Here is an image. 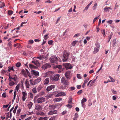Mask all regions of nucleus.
Segmentation results:
<instances>
[{
	"mask_svg": "<svg viewBox=\"0 0 120 120\" xmlns=\"http://www.w3.org/2000/svg\"><path fill=\"white\" fill-rule=\"evenodd\" d=\"M60 75L59 74L54 75H52L50 77V79L52 81H57L59 80Z\"/></svg>",
	"mask_w": 120,
	"mask_h": 120,
	"instance_id": "1",
	"label": "nucleus"
},
{
	"mask_svg": "<svg viewBox=\"0 0 120 120\" xmlns=\"http://www.w3.org/2000/svg\"><path fill=\"white\" fill-rule=\"evenodd\" d=\"M69 54L68 52L66 51H64L63 53V60L64 62L65 61L68 59V56Z\"/></svg>",
	"mask_w": 120,
	"mask_h": 120,
	"instance_id": "2",
	"label": "nucleus"
},
{
	"mask_svg": "<svg viewBox=\"0 0 120 120\" xmlns=\"http://www.w3.org/2000/svg\"><path fill=\"white\" fill-rule=\"evenodd\" d=\"M68 80L67 79L64 77H62L61 80V82L64 85H68L69 84V82H68Z\"/></svg>",
	"mask_w": 120,
	"mask_h": 120,
	"instance_id": "3",
	"label": "nucleus"
},
{
	"mask_svg": "<svg viewBox=\"0 0 120 120\" xmlns=\"http://www.w3.org/2000/svg\"><path fill=\"white\" fill-rule=\"evenodd\" d=\"M58 60L56 56H51L50 58V60L51 63H56Z\"/></svg>",
	"mask_w": 120,
	"mask_h": 120,
	"instance_id": "4",
	"label": "nucleus"
},
{
	"mask_svg": "<svg viewBox=\"0 0 120 120\" xmlns=\"http://www.w3.org/2000/svg\"><path fill=\"white\" fill-rule=\"evenodd\" d=\"M71 72L69 71L67 72L65 74V76L67 80L70 79L71 78Z\"/></svg>",
	"mask_w": 120,
	"mask_h": 120,
	"instance_id": "5",
	"label": "nucleus"
},
{
	"mask_svg": "<svg viewBox=\"0 0 120 120\" xmlns=\"http://www.w3.org/2000/svg\"><path fill=\"white\" fill-rule=\"evenodd\" d=\"M9 76L8 80L10 82L12 81L13 80L15 81H16L17 78L16 75H14L12 77H11L10 75H9Z\"/></svg>",
	"mask_w": 120,
	"mask_h": 120,
	"instance_id": "6",
	"label": "nucleus"
},
{
	"mask_svg": "<svg viewBox=\"0 0 120 120\" xmlns=\"http://www.w3.org/2000/svg\"><path fill=\"white\" fill-rule=\"evenodd\" d=\"M63 66L66 69H71L72 68V67L70 63H64L63 64Z\"/></svg>",
	"mask_w": 120,
	"mask_h": 120,
	"instance_id": "7",
	"label": "nucleus"
},
{
	"mask_svg": "<svg viewBox=\"0 0 120 120\" xmlns=\"http://www.w3.org/2000/svg\"><path fill=\"white\" fill-rule=\"evenodd\" d=\"M96 47L94 49V53H97L99 49V47L100 45L98 43L96 44Z\"/></svg>",
	"mask_w": 120,
	"mask_h": 120,
	"instance_id": "8",
	"label": "nucleus"
},
{
	"mask_svg": "<svg viewBox=\"0 0 120 120\" xmlns=\"http://www.w3.org/2000/svg\"><path fill=\"white\" fill-rule=\"evenodd\" d=\"M50 66L49 63H48L44 64L42 66V68L43 69L45 70L47 68H49Z\"/></svg>",
	"mask_w": 120,
	"mask_h": 120,
	"instance_id": "9",
	"label": "nucleus"
},
{
	"mask_svg": "<svg viewBox=\"0 0 120 120\" xmlns=\"http://www.w3.org/2000/svg\"><path fill=\"white\" fill-rule=\"evenodd\" d=\"M31 73L32 75H34L36 77L38 76L39 75V72L35 70H32L31 71Z\"/></svg>",
	"mask_w": 120,
	"mask_h": 120,
	"instance_id": "10",
	"label": "nucleus"
},
{
	"mask_svg": "<svg viewBox=\"0 0 120 120\" xmlns=\"http://www.w3.org/2000/svg\"><path fill=\"white\" fill-rule=\"evenodd\" d=\"M55 86V85H52L47 87L46 88V90L48 91H50L52 89L54 88Z\"/></svg>",
	"mask_w": 120,
	"mask_h": 120,
	"instance_id": "11",
	"label": "nucleus"
},
{
	"mask_svg": "<svg viewBox=\"0 0 120 120\" xmlns=\"http://www.w3.org/2000/svg\"><path fill=\"white\" fill-rule=\"evenodd\" d=\"M56 68H58L60 70L58 71V73L60 72L61 71H63V69L62 68V65H57L56 66Z\"/></svg>",
	"mask_w": 120,
	"mask_h": 120,
	"instance_id": "12",
	"label": "nucleus"
},
{
	"mask_svg": "<svg viewBox=\"0 0 120 120\" xmlns=\"http://www.w3.org/2000/svg\"><path fill=\"white\" fill-rule=\"evenodd\" d=\"M37 100L38 103H40L44 102L45 100V98H38Z\"/></svg>",
	"mask_w": 120,
	"mask_h": 120,
	"instance_id": "13",
	"label": "nucleus"
},
{
	"mask_svg": "<svg viewBox=\"0 0 120 120\" xmlns=\"http://www.w3.org/2000/svg\"><path fill=\"white\" fill-rule=\"evenodd\" d=\"M57 106L56 104L50 105L49 106V109H50L54 110Z\"/></svg>",
	"mask_w": 120,
	"mask_h": 120,
	"instance_id": "14",
	"label": "nucleus"
},
{
	"mask_svg": "<svg viewBox=\"0 0 120 120\" xmlns=\"http://www.w3.org/2000/svg\"><path fill=\"white\" fill-rule=\"evenodd\" d=\"M87 101V99H86L85 98H83V99L81 101V103L82 105V106L83 107H85V102L86 101Z\"/></svg>",
	"mask_w": 120,
	"mask_h": 120,
	"instance_id": "15",
	"label": "nucleus"
},
{
	"mask_svg": "<svg viewBox=\"0 0 120 120\" xmlns=\"http://www.w3.org/2000/svg\"><path fill=\"white\" fill-rule=\"evenodd\" d=\"M35 109L38 110L39 111L41 110L42 109V107L41 106L38 105H37L35 106Z\"/></svg>",
	"mask_w": 120,
	"mask_h": 120,
	"instance_id": "16",
	"label": "nucleus"
},
{
	"mask_svg": "<svg viewBox=\"0 0 120 120\" xmlns=\"http://www.w3.org/2000/svg\"><path fill=\"white\" fill-rule=\"evenodd\" d=\"M66 95L63 92H60L58 93L56 96V97H59L60 96H64Z\"/></svg>",
	"mask_w": 120,
	"mask_h": 120,
	"instance_id": "17",
	"label": "nucleus"
},
{
	"mask_svg": "<svg viewBox=\"0 0 120 120\" xmlns=\"http://www.w3.org/2000/svg\"><path fill=\"white\" fill-rule=\"evenodd\" d=\"M41 78L39 77L37 79H35V83H36V84H37L39 83L41 81Z\"/></svg>",
	"mask_w": 120,
	"mask_h": 120,
	"instance_id": "18",
	"label": "nucleus"
},
{
	"mask_svg": "<svg viewBox=\"0 0 120 120\" xmlns=\"http://www.w3.org/2000/svg\"><path fill=\"white\" fill-rule=\"evenodd\" d=\"M25 84L26 87L28 88L30 87V84L28 79H26L25 82Z\"/></svg>",
	"mask_w": 120,
	"mask_h": 120,
	"instance_id": "19",
	"label": "nucleus"
},
{
	"mask_svg": "<svg viewBox=\"0 0 120 120\" xmlns=\"http://www.w3.org/2000/svg\"><path fill=\"white\" fill-rule=\"evenodd\" d=\"M32 63L36 66H38L39 65V62L36 60H34L32 61Z\"/></svg>",
	"mask_w": 120,
	"mask_h": 120,
	"instance_id": "20",
	"label": "nucleus"
},
{
	"mask_svg": "<svg viewBox=\"0 0 120 120\" xmlns=\"http://www.w3.org/2000/svg\"><path fill=\"white\" fill-rule=\"evenodd\" d=\"M30 84L32 86L36 84L35 80L34 81L33 79H30Z\"/></svg>",
	"mask_w": 120,
	"mask_h": 120,
	"instance_id": "21",
	"label": "nucleus"
},
{
	"mask_svg": "<svg viewBox=\"0 0 120 120\" xmlns=\"http://www.w3.org/2000/svg\"><path fill=\"white\" fill-rule=\"evenodd\" d=\"M62 100L61 98H55L53 99V100L54 102H58Z\"/></svg>",
	"mask_w": 120,
	"mask_h": 120,
	"instance_id": "22",
	"label": "nucleus"
},
{
	"mask_svg": "<svg viewBox=\"0 0 120 120\" xmlns=\"http://www.w3.org/2000/svg\"><path fill=\"white\" fill-rule=\"evenodd\" d=\"M29 67L31 68L37 69V67L35 66L34 65H33L31 64H30L29 65Z\"/></svg>",
	"mask_w": 120,
	"mask_h": 120,
	"instance_id": "23",
	"label": "nucleus"
},
{
	"mask_svg": "<svg viewBox=\"0 0 120 120\" xmlns=\"http://www.w3.org/2000/svg\"><path fill=\"white\" fill-rule=\"evenodd\" d=\"M14 46L15 47L18 46L17 47V48H19L21 47V45L19 43L15 44L14 45Z\"/></svg>",
	"mask_w": 120,
	"mask_h": 120,
	"instance_id": "24",
	"label": "nucleus"
},
{
	"mask_svg": "<svg viewBox=\"0 0 120 120\" xmlns=\"http://www.w3.org/2000/svg\"><path fill=\"white\" fill-rule=\"evenodd\" d=\"M49 82V79L48 78H46L45 79V80L44 81V84L45 85L48 84Z\"/></svg>",
	"mask_w": 120,
	"mask_h": 120,
	"instance_id": "25",
	"label": "nucleus"
},
{
	"mask_svg": "<svg viewBox=\"0 0 120 120\" xmlns=\"http://www.w3.org/2000/svg\"><path fill=\"white\" fill-rule=\"evenodd\" d=\"M48 119V117L47 116L44 117H40L39 118V120H46Z\"/></svg>",
	"mask_w": 120,
	"mask_h": 120,
	"instance_id": "26",
	"label": "nucleus"
},
{
	"mask_svg": "<svg viewBox=\"0 0 120 120\" xmlns=\"http://www.w3.org/2000/svg\"><path fill=\"white\" fill-rule=\"evenodd\" d=\"M33 104L31 102H29L28 104L27 105L28 106V108H29V109H30L31 108Z\"/></svg>",
	"mask_w": 120,
	"mask_h": 120,
	"instance_id": "27",
	"label": "nucleus"
},
{
	"mask_svg": "<svg viewBox=\"0 0 120 120\" xmlns=\"http://www.w3.org/2000/svg\"><path fill=\"white\" fill-rule=\"evenodd\" d=\"M21 72L22 74H23L25 76H26V71L24 69H23L21 71Z\"/></svg>",
	"mask_w": 120,
	"mask_h": 120,
	"instance_id": "28",
	"label": "nucleus"
},
{
	"mask_svg": "<svg viewBox=\"0 0 120 120\" xmlns=\"http://www.w3.org/2000/svg\"><path fill=\"white\" fill-rule=\"evenodd\" d=\"M22 94L23 95L22 98H25L26 96L27 95V93L25 92H22Z\"/></svg>",
	"mask_w": 120,
	"mask_h": 120,
	"instance_id": "29",
	"label": "nucleus"
},
{
	"mask_svg": "<svg viewBox=\"0 0 120 120\" xmlns=\"http://www.w3.org/2000/svg\"><path fill=\"white\" fill-rule=\"evenodd\" d=\"M32 90L33 92V93L34 94L36 93L37 92V91L36 87H34V88H33L32 89Z\"/></svg>",
	"mask_w": 120,
	"mask_h": 120,
	"instance_id": "30",
	"label": "nucleus"
},
{
	"mask_svg": "<svg viewBox=\"0 0 120 120\" xmlns=\"http://www.w3.org/2000/svg\"><path fill=\"white\" fill-rule=\"evenodd\" d=\"M15 84V82H14L11 81L9 83V85L11 86H13Z\"/></svg>",
	"mask_w": 120,
	"mask_h": 120,
	"instance_id": "31",
	"label": "nucleus"
},
{
	"mask_svg": "<svg viewBox=\"0 0 120 120\" xmlns=\"http://www.w3.org/2000/svg\"><path fill=\"white\" fill-rule=\"evenodd\" d=\"M19 84H18L16 86L15 88V89L16 90V91H18L19 90Z\"/></svg>",
	"mask_w": 120,
	"mask_h": 120,
	"instance_id": "32",
	"label": "nucleus"
},
{
	"mask_svg": "<svg viewBox=\"0 0 120 120\" xmlns=\"http://www.w3.org/2000/svg\"><path fill=\"white\" fill-rule=\"evenodd\" d=\"M11 70H12L13 71H14V69L13 68V67H10L8 69V71H9L10 72V71Z\"/></svg>",
	"mask_w": 120,
	"mask_h": 120,
	"instance_id": "33",
	"label": "nucleus"
},
{
	"mask_svg": "<svg viewBox=\"0 0 120 120\" xmlns=\"http://www.w3.org/2000/svg\"><path fill=\"white\" fill-rule=\"evenodd\" d=\"M89 81V78L88 77L86 78L85 79L84 81V83H87Z\"/></svg>",
	"mask_w": 120,
	"mask_h": 120,
	"instance_id": "34",
	"label": "nucleus"
},
{
	"mask_svg": "<svg viewBox=\"0 0 120 120\" xmlns=\"http://www.w3.org/2000/svg\"><path fill=\"white\" fill-rule=\"evenodd\" d=\"M72 98H70L68 101V103L69 104H71L72 103Z\"/></svg>",
	"mask_w": 120,
	"mask_h": 120,
	"instance_id": "35",
	"label": "nucleus"
},
{
	"mask_svg": "<svg viewBox=\"0 0 120 120\" xmlns=\"http://www.w3.org/2000/svg\"><path fill=\"white\" fill-rule=\"evenodd\" d=\"M48 114L49 115H51L53 114L52 111H50L48 113Z\"/></svg>",
	"mask_w": 120,
	"mask_h": 120,
	"instance_id": "36",
	"label": "nucleus"
},
{
	"mask_svg": "<svg viewBox=\"0 0 120 120\" xmlns=\"http://www.w3.org/2000/svg\"><path fill=\"white\" fill-rule=\"evenodd\" d=\"M34 42L33 41L32 39L30 40L29 41H28V44H33Z\"/></svg>",
	"mask_w": 120,
	"mask_h": 120,
	"instance_id": "37",
	"label": "nucleus"
},
{
	"mask_svg": "<svg viewBox=\"0 0 120 120\" xmlns=\"http://www.w3.org/2000/svg\"><path fill=\"white\" fill-rule=\"evenodd\" d=\"M18 106L17 105L15 107L14 109V110L13 111V112L15 114L16 112V109H17V108H18Z\"/></svg>",
	"mask_w": 120,
	"mask_h": 120,
	"instance_id": "38",
	"label": "nucleus"
},
{
	"mask_svg": "<svg viewBox=\"0 0 120 120\" xmlns=\"http://www.w3.org/2000/svg\"><path fill=\"white\" fill-rule=\"evenodd\" d=\"M8 14L9 15H11L13 13V11H12L9 10L8 11Z\"/></svg>",
	"mask_w": 120,
	"mask_h": 120,
	"instance_id": "39",
	"label": "nucleus"
},
{
	"mask_svg": "<svg viewBox=\"0 0 120 120\" xmlns=\"http://www.w3.org/2000/svg\"><path fill=\"white\" fill-rule=\"evenodd\" d=\"M29 96H30V98H33V94L31 92H29Z\"/></svg>",
	"mask_w": 120,
	"mask_h": 120,
	"instance_id": "40",
	"label": "nucleus"
},
{
	"mask_svg": "<svg viewBox=\"0 0 120 120\" xmlns=\"http://www.w3.org/2000/svg\"><path fill=\"white\" fill-rule=\"evenodd\" d=\"M8 45L9 47L10 48H11V47L12 44H11V41H10L8 43Z\"/></svg>",
	"mask_w": 120,
	"mask_h": 120,
	"instance_id": "41",
	"label": "nucleus"
},
{
	"mask_svg": "<svg viewBox=\"0 0 120 120\" xmlns=\"http://www.w3.org/2000/svg\"><path fill=\"white\" fill-rule=\"evenodd\" d=\"M90 6L87 5L86 7L85 8L84 10L83 11V12H84L86 11V10H87L88 8H89Z\"/></svg>",
	"mask_w": 120,
	"mask_h": 120,
	"instance_id": "42",
	"label": "nucleus"
},
{
	"mask_svg": "<svg viewBox=\"0 0 120 120\" xmlns=\"http://www.w3.org/2000/svg\"><path fill=\"white\" fill-rule=\"evenodd\" d=\"M109 9H110V8L106 7L104 8V10L105 11H108Z\"/></svg>",
	"mask_w": 120,
	"mask_h": 120,
	"instance_id": "43",
	"label": "nucleus"
},
{
	"mask_svg": "<svg viewBox=\"0 0 120 120\" xmlns=\"http://www.w3.org/2000/svg\"><path fill=\"white\" fill-rule=\"evenodd\" d=\"M77 41H75L73 42L72 43V45L73 46H75L76 43Z\"/></svg>",
	"mask_w": 120,
	"mask_h": 120,
	"instance_id": "44",
	"label": "nucleus"
},
{
	"mask_svg": "<svg viewBox=\"0 0 120 120\" xmlns=\"http://www.w3.org/2000/svg\"><path fill=\"white\" fill-rule=\"evenodd\" d=\"M106 22L109 25L111 24L112 22V21L111 20H110L109 21H106Z\"/></svg>",
	"mask_w": 120,
	"mask_h": 120,
	"instance_id": "45",
	"label": "nucleus"
},
{
	"mask_svg": "<svg viewBox=\"0 0 120 120\" xmlns=\"http://www.w3.org/2000/svg\"><path fill=\"white\" fill-rule=\"evenodd\" d=\"M21 65V64L19 62L18 63L16 64V66L17 67H19Z\"/></svg>",
	"mask_w": 120,
	"mask_h": 120,
	"instance_id": "46",
	"label": "nucleus"
},
{
	"mask_svg": "<svg viewBox=\"0 0 120 120\" xmlns=\"http://www.w3.org/2000/svg\"><path fill=\"white\" fill-rule=\"evenodd\" d=\"M53 43V41L52 40L49 41H48V44L49 45H52Z\"/></svg>",
	"mask_w": 120,
	"mask_h": 120,
	"instance_id": "47",
	"label": "nucleus"
},
{
	"mask_svg": "<svg viewBox=\"0 0 120 120\" xmlns=\"http://www.w3.org/2000/svg\"><path fill=\"white\" fill-rule=\"evenodd\" d=\"M48 34H46V35H45L44 36V39L45 40H46L47 39H48V37H48Z\"/></svg>",
	"mask_w": 120,
	"mask_h": 120,
	"instance_id": "48",
	"label": "nucleus"
},
{
	"mask_svg": "<svg viewBox=\"0 0 120 120\" xmlns=\"http://www.w3.org/2000/svg\"><path fill=\"white\" fill-rule=\"evenodd\" d=\"M37 58L38 59L40 60H42L43 58L41 56H39L37 57Z\"/></svg>",
	"mask_w": 120,
	"mask_h": 120,
	"instance_id": "49",
	"label": "nucleus"
},
{
	"mask_svg": "<svg viewBox=\"0 0 120 120\" xmlns=\"http://www.w3.org/2000/svg\"><path fill=\"white\" fill-rule=\"evenodd\" d=\"M77 78L79 79H81V77L80 75V74H78L77 75Z\"/></svg>",
	"mask_w": 120,
	"mask_h": 120,
	"instance_id": "50",
	"label": "nucleus"
},
{
	"mask_svg": "<svg viewBox=\"0 0 120 120\" xmlns=\"http://www.w3.org/2000/svg\"><path fill=\"white\" fill-rule=\"evenodd\" d=\"M96 80V79H94L93 81L92 82H91V83L90 84V85L91 86H92V84L95 82V81Z\"/></svg>",
	"mask_w": 120,
	"mask_h": 120,
	"instance_id": "51",
	"label": "nucleus"
},
{
	"mask_svg": "<svg viewBox=\"0 0 120 120\" xmlns=\"http://www.w3.org/2000/svg\"><path fill=\"white\" fill-rule=\"evenodd\" d=\"M66 106H67V107L69 108H71L72 107V105L69 104H68Z\"/></svg>",
	"mask_w": 120,
	"mask_h": 120,
	"instance_id": "52",
	"label": "nucleus"
},
{
	"mask_svg": "<svg viewBox=\"0 0 120 120\" xmlns=\"http://www.w3.org/2000/svg\"><path fill=\"white\" fill-rule=\"evenodd\" d=\"M69 89L71 90H73L75 89V88L74 87H71L69 88Z\"/></svg>",
	"mask_w": 120,
	"mask_h": 120,
	"instance_id": "53",
	"label": "nucleus"
},
{
	"mask_svg": "<svg viewBox=\"0 0 120 120\" xmlns=\"http://www.w3.org/2000/svg\"><path fill=\"white\" fill-rule=\"evenodd\" d=\"M118 7V4H117V3H116L115 5V7L114 9H117Z\"/></svg>",
	"mask_w": 120,
	"mask_h": 120,
	"instance_id": "54",
	"label": "nucleus"
},
{
	"mask_svg": "<svg viewBox=\"0 0 120 120\" xmlns=\"http://www.w3.org/2000/svg\"><path fill=\"white\" fill-rule=\"evenodd\" d=\"M105 31L104 30H103L102 31V33L103 34V35L104 36L105 35Z\"/></svg>",
	"mask_w": 120,
	"mask_h": 120,
	"instance_id": "55",
	"label": "nucleus"
},
{
	"mask_svg": "<svg viewBox=\"0 0 120 120\" xmlns=\"http://www.w3.org/2000/svg\"><path fill=\"white\" fill-rule=\"evenodd\" d=\"M26 116V115L25 114L24 115H21V118L22 119H23Z\"/></svg>",
	"mask_w": 120,
	"mask_h": 120,
	"instance_id": "56",
	"label": "nucleus"
},
{
	"mask_svg": "<svg viewBox=\"0 0 120 120\" xmlns=\"http://www.w3.org/2000/svg\"><path fill=\"white\" fill-rule=\"evenodd\" d=\"M82 92V90H79L77 93V94H80Z\"/></svg>",
	"mask_w": 120,
	"mask_h": 120,
	"instance_id": "57",
	"label": "nucleus"
},
{
	"mask_svg": "<svg viewBox=\"0 0 120 120\" xmlns=\"http://www.w3.org/2000/svg\"><path fill=\"white\" fill-rule=\"evenodd\" d=\"M78 117V114L77 113H75V118H77Z\"/></svg>",
	"mask_w": 120,
	"mask_h": 120,
	"instance_id": "58",
	"label": "nucleus"
},
{
	"mask_svg": "<svg viewBox=\"0 0 120 120\" xmlns=\"http://www.w3.org/2000/svg\"><path fill=\"white\" fill-rule=\"evenodd\" d=\"M68 31V29L66 30L65 32H64L63 33V36H64L65 35L66 33Z\"/></svg>",
	"mask_w": 120,
	"mask_h": 120,
	"instance_id": "59",
	"label": "nucleus"
},
{
	"mask_svg": "<svg viewBox=\"0 0 120 120\" xmlns=\"http://www.w3.org/2000/svg\"><path fill=\"white\" fill-rule=\"evenodd\" d=\"M9 105V104L7 105H3V107L4 108H7L8 107Z\"/></svg>",
	"mask_w": 120,
	"mask_h": 120,
	"instance_id": "60",
	"label": "nucleus"
},
{
	"mask_svg": "<svg viewBox=\"0 0 120 120\" xmlns=\"http://www.w3.org/2000/svg\"><path fill=\"white\" fill-rule=\"evenodd\" d=\"M52 111L54 114H56L57 112V111L56 110H54L53 111Z\"/></svg>",
	"mask_w": 120,
	"mask_h": 120,
	"instance_id": "61",
	"label": "nucleus"
},
{
	"mask_svg": "<svg viewBox=\"0 0 120 120\" xmlns=\"http://www.w3.org/2000/svg\"><path fill=\"white\" fill-rule=\"evenodd\" d=\"M116 39H114L113 40V44H115L116 43Z\"/></svg>",
	"mask_w": 120,
	"mask_h": 120,
	"instance_id": "62",
	"label": "nucleus"
},
{
	"mask_svg": "<svg viewBox=\"0 0 120 120\" xmlns=\"http://www.w3.org/2000/svg\"><path fill=\"white\" fill-rule=\"evenodd\" d=\"M81 87V85H77V88L78 89H79Z\"/></svg>",
	"mask_w": 120,
	"mask_h": 120,
	"instance_id": "63",
	"label": "nucleus"
},
{
	"mask_svg": "<svg viewBox=\"0 0 120 120\" xmlns=\"http://www.w3.org/2000/svg\"><path fill=\"white\" fill-rule=\"evenodd\" d=\"M72 8H70L68 10V12H70L72 11Z\"/></svg>",
	"mask_w": 120,
	"mask_h": 120,
	"instance_id": "64",
	"label": "nucleus"
}]
</instances>
